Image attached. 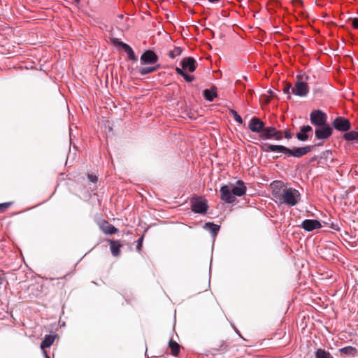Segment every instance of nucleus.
I'll list each match as a JSON object with an SVG mask.
<instances>
[{
  "label": "nucleus",
  "mask_w": 358,
  "mask_h": 358,
  "mask_svg": "<svg viewBox=\"0 0 358 358\" xmlns=\"http://www.w3.org/2000/svg\"><path fill=\"white\" fill-rule=\"evenodd\" d=\"M203 95L206 100L212 101L217 96V93L213 90L206 89L203 91Z\"/></svg>",
  "instance_id": "obj_24"
},
{
  "label": "nucleus",
  "mask_w": 358,
  "mask_h": 358,
  "mask_svg": "<svg viewBox=\"0 0 358 358\" xmlns=\"http://www.w3.org/2000/svg\"><path fill=\"white\" fill-rule=\"evenodd\" d=\"M327 116L320 110H313L310 114V121L316 127H322L327 124Z\"/></svg>",
  "instance_id": "obj_4"
},
{
  "label": "nucleus",
  "mask_w": 358,
  "mask_h": 358,
  "mask_svg": "<svg viewBox=\"0 0 358 358\" xmlns=\"http://www.w3.org/2000/svg\"><path fill=\"white\" fill-rule=\"evenodd\" d=\"M275 127H264L262 129V131L260 134V136L264 139H269L272 138L274 134H275Z\"/></svg>",
  "instance_id": "obj_16"
},
{
  "label": "nucleus",
  "mask_w": 358,
  "mask_h": 358,
  "mask_svg": "<svg viewBox=\"0 0 358 358\" xmlns=\"http://www.w3.org/2000/svg\"><path fill=\"white\" fill-rule=\"evenodd\" d=\"M309 92V87L308 84L303 80L301 76H296V81L294 87L292 89V94L299 96H306Z\"/></svg>",
  "instance_id": "obj_3"
},
{
  "label": "nucleus",
  "mask_w": 358,
  "mask_h": 358,
  "mask_svg": "<svg viewBox=\"0 0 358 358\" xmlns=\"http://www.w3.org/2000/svg\"><path fill=\"white\" fill-rule=\"evenodd\" d=\"M101 229L106 234H114L117 231V229L113 225L109 224L108 222L104 221L101 225Z\"/></svg>",
  "instance_id": "obj_17"
},
{
  "label": "nucleus",
  "mask_w": 358,
  "mask_h": 358,
  "mask_svg": "<svg viewBox=\"0 0 358 358\" xmlns=\"http://www.w3.org/2000/svg\"><path fill=\"white\" fill-rule=\"evenodd\" d=\"M311 150H312V146H309V145L305 146V147L296 148L294 149L289 148L288 155L289 156L299 158V157H301L307 155L308 153L311 152Z\"/></svg>",
  "instance_id": "obj_11"
},
{
  "label": "nucleus",
  "mask_w": 358,
  "mask_h": 358,
  "mask_svg": "<svg viewBox=\"0 0 358 358\" xmlns=\"http://www.w3.org/2000/svg\"><path fill=\"white\" fill-rule=\"evenodd\" d=\"M293 87L291 84H287L283 88V92L288 95V98H291V92L292 93Z\"/></svg>",
  "instance_id": "obj_29"
},
{
  "label": "nucleus",
  "mask_w": 358,
  "mask_h": 358,
  "mask_svg": "<svg viewBox=\"0 0 358 358\" xmlns=\"http://www.w3.org/2000/svg\"><path fill=\"white\" fill-rule=\"evenodd\" d=\"M313 130L312 127L309 125L303 126L300 129V131L296 134L298 140L301 141H306L308 139V133Z\"/></svg>",
  "instance_id": "obj_14"
},
{
  "label": "nucleus",
  "mask_w": 358,
  "mask_h": 358,
  "mask_svg": "<svg viewBox=\"0 0 358 358\" xmlns=\"http://www.w3.org/2000/svg\"><path fill=\"white\" fill-rule=\"evenodd\" d=\"M176 71L177 74L180 75L182 76L185 74V71L179 67L176 68Z\"/></svg>",
  "instance_id": "obj_35"
},
{
  "label": "nucleus",
  "mask_w": 358,
  "mask_h": 358,
  "mask_svg": "<svg viewBox=\"0 0 358 358\" xmlns=\"http://www.w3.org/2000/svg\"><path fill=\"white\" fill-rule=\"evenodd\" d=\"M265 151L288 154L289 148L280 145H268L266 148Z\"/></svg>",
  "instance_id": "obj_15"
},
{
  "label": "nucleus",
  "mask_w": 358,
  "mask_h": 358,
  "mask_svg": "<svg viewBox=\"0 0 358 358\" xmlns=\"http://www.w3.org/2000/svg\"><path fill=\"white\" fill-rule=\"evenodd\" d=\"M292 137V134L289 131H286L285 134V138L287 139H290Z\"/></svg>",
  "instance_id": "obj_37"
},
{
  "label": "nucleus",
  "mask_w": 358,
  "mask_h": 358,
  "mask_svg": "<svg viewBox=\"0 0 358 358\" xmlns=\"http://www.w3.org/2000/svg\"><path fill=\"white\" fill-rule=\"evenodd\" d=\"M315 137L319 140L327 139L332 134V129L327 124L322 127H318L315 129Z\"/></svg>",
  "instance_id": "obj_8"
},
{
  "label": "nucleus",
  "mask_w": 358,
  "mask_h": 358,
  "mask_svg": "<svg viewBox=\"0 0 358 358\" xmlns=\"http://www.w3.org/2000/svg\"><path fill=\"white\" fill-rule=\"evenodd\" d=\"M339 350L341 353L347 355H350L352 357H354L357 353L356 348L352 346H346L343 348H341Z\"/></svg>",
  "instance_id": "obj_23"
},
{
  "label": "nucleus",
  "mask_w": 358,
  "mask_h": 358,
  "mask_svg": "<svg viewBox=\"0 0 358 358\" xmlns=\"http://www.w3.org/2000/svg\"><path fill=\"white\" fill-rule=\"evenodd\" d=\"M195 63L196 61L193 57H186L182 61V68L188 69L190 72H194L196 70Z\"/></svg>",
  "instance_id": "obj_13"
},
{
  "label": "nucleus",
  "mask_w": 358,
  "mask_h": 358,
  "mask_svg": "<svg viewBox=\"0 0 358 358\" xmlns=\"http://www.w3.org/2000/svg\"><path fill=\"white\" fill-rule=\"evenodd\" d=\"M220 227L213 222H207L204 225V229L210 231L213 236L217 235Z\"/></svg>",
  "instance_id": "obj_20"
},
{
  "label": "nucleus",
  "mask_w": 358,
  "mask_h": 358,
  "mask_svg": "<svg viewBox=\"0 0 358 358\" xmlns=\"http://www.w3.org/2000/svg\"><path fill=\"white\" fill-rule=\"evenodd\" d=\"M282 132L281 131H278L277 129H275V134H274L273 138H274L276 140H280L282 138Z\"/></svg>",
  "instance_id": "obj_31"
},
{
  "label": "nucleus",
  "mask_w": 358,
  "mask_h": 358,
  "mask_svg": "<svg viewBox=\"0 0 358 358\" xmlns=\"http://www.w3.org/2000/svg\"><path fill=\"white\" fill-rule=\"evenodd\" d=\"M88 178L92 182H96L97 181V177L96 176L89 175Z\"/></svg>",
  "instance_id": "obj_36"
},
{
  "label": "nucleus",
  "mask_w": 358,
  "mask_h": 358,
  "mask_svg": "<svg viewBox=\"0 0 358 358\" xmlns=\"http://www.w3.org/2000/svg\"><path fill=\"white\" fill-rule=\"evenodd\" d=\"M10 206V203H0V211L3 212L6 210Z\"/></svg>",
  "instance_id": "obj_32"
},
{
  "label": "nucleus",
  "mask_w": 358,
  "mask_h": 358,
  "mask_svg": "<svg viewBox=\"0 0 358 358\" xmlns=\"http://www.w3.org/2000/svg\"><path fill=\"white\" fill-rule=\"evenodd\" d=\"M281 185V183H280V182H277L275 183V185Z\"/></svg>",
  "instance_id": "obj_41"
},
{
  "label": "nucleus",
  "mask_w": 358,
  "mask_h": 358,
  "mask_svg": "<svg viewBox=\"0 0 358 358\" xmlns=\"http://www.w3.org/2000/svg\"><path fill=\"white\" fill-rule=\"evenodd\" d=\"M315 358H334L329 352L323 349H317L315 352Z\"/></svg>",
  "instance_id": "obj_25"
},
{
  "label": "nucleus",
  "mask_w": 358,
  "mask_h": 358,
  "mask_svg": "<svg viewBox=\"0 0 358 358\" xmlns=\"http://www.w3.org/2000/svg\"><path fill=\"white\" fill-rule=\"evenodd\" d=\"M55 336L53 335H46L41 343V350L49 348L55 341Z\"/></svg>",
  "instance_id": "obj_18"
},
{
  "label": "nucleus",
  "mask_w": 358,
  "mask_h": 358,
  "mask_svg": "<svg viewBox=\"0 0 358 358\" xmlns=\"http://www.w3.org/2000/svg\"><path fill=\"white\" fill-rule=\"evenodd\" d=\"M247 187L245 182L238 180L236 184L229 183L221 187L220 189V199L227 203H232L236 201V197L243 196L246 194Z\"/></svg>",
  "instance_id": "obj_1"
},
{
  "label": "nucleus",
  "mask_w": 358,
  "mask_h": 358,
  "mask_svg": "<svg viewBox=\"0 0 358 358\" xmlns=\"http://www.w3.org/2000/svg\"><path fill=\"white\" fill-rule=\"evenodd\" d=\"M43 350V356L45 358H50L45 350Z\"/></svg>",
  "instance_id": "obj_38"
},
{
  "label": "nucleus",
  "mask_w": 358,
  "mask_h": 358,
  "mask_svg": "<svg viewBox=\"0 0 358 358\" xmlns=\"http://www.w3.org/2000/svg\"><path fill=\"white\" fill-rule=\"evenodd\" d=\"M141 64H155L158 62V56L152 50H146L141 56Z\"/></svg>",
  "instance_id": "obj_5"
},
{
  "label": "nucleus",
  "mask_w": 358,
  "mask_h": 358,
  "mask_svg": "<svg viewBox=\"0 0 358 358\" xmlns=\"http://www.w3.org/2000/svg\"><path fill=\"white\" fill-rule=\"evenodd\" d=\"M344 138L346 141H358V132L356 131H351L344 134Z\"/></svg>",
  "instance_id": "obj_26"
},
{
  "label": "nucleus",
  "mask_w": 358,
  "mask_h": 358,
  "mask_svg": "<svg viewBox=\"0 0 358 358\" xmlns=\"http://www.w3.org/2000/svg\"><path fill=\"white\" fill-rule=\"evenodd\" d=\"M333 126L340 131H346L350 129V122L346 118L338 117L334 120Z\"/></svg>",
  "instance_id": "obj_7"
},
{
  "label": "nucleus",
  "mask_w": 358,
  "mask_h": 358,
  "mask_svg": "<svg viewBox=\"0 0 358 358\" xmlns=\"http://www.w3.org/2000/svg\"><path fill=\"white\" fill-rule=\"evenodd\" d=\"M208 208V206L205 200H196L191 203V209L195 213L206 214Z\"/></svg>",
  "instance_id": "obj_6"
},
{
  "label": "nucleus",
  "mask_w": 358,
  "mask_h": 358,
  "mask_svg": "<svg viewBox=\"0 0 358 358\" xmlns=\"http://www.w3.org/2000/svg\"><path fill=\"white\" fill-rule=\"evenodd\" d=\"M110 245L112 255L115 257L119 256L121 245L115 241H110Z\"/></svg>",
  "instance_id": "obj_21"
},
{
  "label": "nucleus",
  "mask_w": 358,
  "mask_h": 358,
  "mask_svg": "<svg viewBox=\"0 0 358 358\" xmlns=\"http://www.w3.org/2000/svg\"><path fill=\"white\" fill-rule=\"evenodd\" d=\"M143 240V236H141L138 240V244H137V246H136V250L138 251V252H140L141 250Z\"/></svg>",
  "instance_id": "obj_33"
},
{
  "label": "nucleus",
  "mask_w": 358,
  "mask_h": 358,
  "mask_svg": "<svg viewBox=\"0 0 358 358\" xmlns=\"http://www.w3.org/2000/svg\"><path fill=\"white\" fill-rule=\"evenodd\" d=\"M80 0H74V1L76 3H78L80 2Z\"/></svg>",
  "instance_id": "obj_40"
},
{
  "label": "nucleus",
  "mask_w": 358,
  "mask_h": 358,
  "mask_svg": "<svg viewBox=\"0 0 358 358\" xmlns=\"http://www.w3.org/2000/svg\"><path fill=\"white\" fill-rule=\"evenodd\" d=\"M208 1H209L210 3H215V2L219 1V0H208Z\"/></svg>",
  "instance_id": "obj_39"
},
{
  "label": "nucleus",
  "mask_w": 358,
  "mask_h": 358,
  "mask_svg": "<svg viewBox=\"0 0 358 358\" xmlns=\"http://www.w3.org/2000/svg\"><path fill=\"white\" fill-rule=\"evenodd\" d=\"M182 77L188 83H190V82H192V81H193L194 80V76L187 74L185 72V74L182 76Z\"/></svg>",
  "instance_id": "obj_30"
},
{
  "label": "nucleus",
  "mask_w": 358,
  "mask_h": 358,
  "mask_svg": "<svg viewBox=\"0 0 358 358\" xmlns=\"http://www.w3.org/2000/svg\"><path fill=\"white\" fill-rule=\"evenodd\" d=\"M273 194L276 198L280 199L283 203L289 206H296L301 200L300 192L292 187L283 188L279 195H277L278 193L274 189Z\"/></svg>",
  "instance_id": "obj_2"
},
{
  "label": "nucleus",
  "mask_w": 358,
  "mask_h": 358,
  "mask_svg": "<svg viewBox=\"0 0 358 358\" xmlns=\"http://www.w3.org/2000/svg\"><path fill=\"white\" fill-rule=\"evenodd\" d=\"M301 227L307 231H312L315 229H320L322 227V224L320 221L317 220H305L301 223Z\"/></svg>",
  "instance_id": "obj_12"
},
{
  "label": "nucleus",
  "mask_w": 358,
  "mask_h": 358,
  "mask_svg": "<svg viewBox=\"0 0 358 358\" xmlns=\"http://www.w3.org/2000/svg\"><path fill=\"white\" fill-rule=\"evenodd\" d=\"M112 42L114 45H117L121 46L124 49V50L126 52V53L127 54L128 58L129 59H131L132 61L137 60V57H136L134 50L128 44L119 41V39L116 38H113Z\"/></svg>",
  "instance_id": "obj_9"
},
{
  "label": "nucleus",
  "mask_w": 358,
  "mask_h": 358,
  "mask_svg": "<svg viewBox=\"0 0 358 358\" xmlns=\"http://www.w3.org/2000/svg\"><path fill=\"white\" fill-rule=\"evenodd\" d=\"M352 26L355 29H358V17H355L352 20Z\"/></svg>",
  "instance_id": "obj_34"
},
{
  "label": "nucleus",
  "mask_w": 358,
  "mask_h": 358,
  "mask_svg": "<svg viewBox=\"0 0 358 358\" xmlns=\"http://www.w3.org/2000/svg\"><path fill=\"white\" fill-rule=\"evenodd\" d=\"M230 114H231L235 120V121L238 123V124H242L243 123V120L241 118V117L238 114V113L233 110V109H231L230 111H229Z\"/></svg>",
  "instance_id": "obj_28"
},
{
  "label": "nucleus",
  "mask_w": 358,
  "mask_h": 358,
  "mask_svg": "<svg viewBox=\"0 0 358 358\" xmlns=\"http://www.w3.org/2000/svg\"><path fill=\"white\" fill-rule=\"evenodd\" d=\"M169 348L171 349V354L174 356H177L180 352V345L177 342L171 340L169 341Z\"/></svg>",
  "instance_id": "obj_22"
},
{
  "label": "nucleus",
  "mask_w": 358,
  "mask_h": 358,
  "mask_svg": "<svg viewBox=\"0 0 358 358\" xmlns=\"http://www.w3.org/2000/svg\"><path fill=\"white\" fill-rule=\"evenodd\" d=\"M160 67V65L159 64H157L155 66H145V67H141L138 70V72L144 76V75H147V74H150V73H152L155 71H156L157 70H158Z\"/></svg>",
  "instance_id": "obj_19"
},
{
  "label": "nucleus",
  "mask_w": 358,
  "mask_h": 358,
  "mask_svg": "<svg viewBox=\"0 0 358 358\" xmlns=\"http://www.w3.org/2000/svg\"><path fill=\"white\" fill-rule=\"evenodd\" d=\"M264 127V122L257 117H252L248 124V128L251 131L258 133L260 134L262 131Z\"/></svg>",
  "instance_id": "obj_10"
},
{
  "label": "nucleus",
  "mask_w": 358,
  "mask_h": 358,
  "mask_svg": "<svg viewBox=\"0 0 358 358\" xmlns=\"http://www.w3.org/2000/svg\"><path fill=\"white\" fill-rule=\"evenodd\" d=\"M182 53V49L180 47H175V48L172 50H170L169 52V56L171 58V59H174L175 57H176L177 56H179Z\"/></svg>",
  "instance_id": "obj_27"
}]
</instances>
